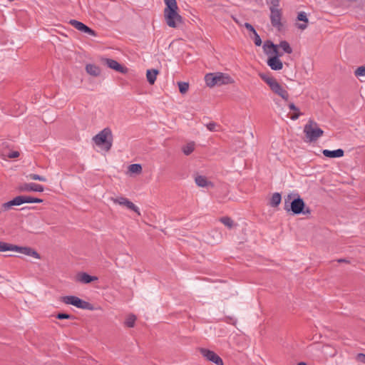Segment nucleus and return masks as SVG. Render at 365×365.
<instances>
[{"label": "nucleus", "mask_w": 365, "mask_h": 365, "mask_svg": "<svg viewBox=\"0 0 365 365\" xmlns=\"http://www.w3.org/2000/svg\"><path fill=\"white\" fill-rule=\"evenodd\" d=\"M195 182L197 186L201 187H205L209 185L212 186V182L208 181L207 178L203 175H197L195 178Z\"/></svg>", "instance_id": "20"}, {"label": "nucleus", "mask_w": 365, "mask_h": 365, "mask_svg": "<svg viewBox=\"0 0 365 365\" xmlns=\"http://www.w3.org/2000/svg\"><path fill=\"white\" fill-rule=\"evenodd\" d=\"M19 192H43L44 187L43 185L36 183H23L18 187Z\"/></svg>", "instance_id": "16"}, {"label": "nucleus", "mask_w": 365, "mask_h": 365, "mask_svg": "<svg viewBox=\"0 0 365 365\" xmlns=\"http://www.w3.org/2000/svg\"><path fill=\"white\" fill-rule=\"evenodd\" d=\"M323 155L329 158H341L344 155V150L339 148L334 150H322Z\"/></svg>", "instance_id": "18"}, {"label": "nucleus", "mask_w": 365, "mask_h": 365, "mask_svg": "<svg viewBox=\"0 0 365 365\" xmlns=\"http://www.w3.org/2000/svg\"><path fill=\"white\" fill-rule=\"evenodd\" d=\"M259 77L269 86L273 93L284 101H288L289 93L274 78L267 73H259Z\"/></svg>", "instance_id": "5"}, {"label": "nucleus", "mask_w": 365, "mask_h": 365, "mask_svg": "<svg viewBox=\"0 0 365 365\" xmlns=\"http://www.w3.org/2000/svg\"><path fill=\"white\" fill-rule=\"evenodd\" d=\"M277 45L274 44L271 41H266L263 45L264 52L266 54L274 55L279 53Z\"/></svg>", "instance_id": "19"}, {"label": "nucleus", "mask_w": 365, "mask_h": 365, "mask_svg": "<svg viewBox=\"0 0 365 365\" xmlns=\"http://www.w3.org/2000/svg\"><path fill=\"white\" fill-rule=\"evenodd\" d=\"M165 8L164 16L166 24L171 28H177L182 23V18L178 12V4L176 0H164Z\"/></svg>", "instance_id": "2"}, {"label": "nucleus", "mask_w": 365, "mask_h": 365, "mask_svg": "<svg viewBox=\"0 0 365 365\" xmlns=\"http://www.w3.org/2000/svg\"><path fill=\"white\" fill-rule=\"evenodd\" d=\"M105 64L110 68L119 72L120 73H126L128 72V68L120 63H119L117 61L112 58H105L103 59Z\"/></svg>", "instance_id": "12"}, {"label": "nucleus", "mask_w": 365, "mask_h": 365, "mask_svg": "<svg viewBox=\"0 0 365 365\" xmlns=\"http://www.w3.org/2000/svg\"><path fill=\"white\" fill-rule=\"evenodd\" d=\"M307 27V23L298 24V28L301 30H304Z\"/></svg>", "instance_id": "42"}, {"label": "nucleus", "mask_w": 365, "mask_h": 365, "mask_svg": "<svg viewBox=\"0 0 365 365\" xmlns=\"http://www.w3.org/2000/svg\"><path fill=\"white\" fill-rule=\"evenodd\" d=\"M298 365H307L305 362H299Z\"/></svg>", "instance_id": "46"}, {"label": "nucleus", "mask_w": 365, "mask_h": 365, "mask_svg": "<svg viewBox=\"0 0 365 365\" xmlns=\"http://www.w3.org/2000/svg\"><path fill=\"white\" fill-rule=\"evenodd\" d=\"M282 14L280 9L274 10L271 9L270 11V21L272 26L277 28L278 30H280L282 27V24L281 22Z\"/></svg>", "instance_id": "11"}, {"label": "nucleus", "mask_w": 365, "mask_h": 365, "mask_svg": "<svg viewBox=\"0 0 365 365\" xmlns=\"http://www.w3.org/2000/svg\"><path fill=\"white\" fill-rule=\"evenodd\" d=\"M178 88L180 92L184 94L188 91L189 83L183 81L178 82Z\"/></svg>", "instance_id": "27"}, {"label": "nucleus", "mask_w": 365, "mask_h": 365, "mask_svg": "<svg viewBox=\"0 0 365 365\" xmlns=\"http://www.w3.org/2000/svg\"><path fill=\"white\" fill-rule=\"evenodd\" d=\"M92 279H93V283L95 281H96L98 279V278L96 277L93 276Z\"/></svg>", "instance_id": "45"}, {"label": "nucleus", "mask_w": 365, "mask_h": 365, "mask_svg": "<svg viewBox=\"0 0 365 365\" xmlns=\"http://www.w3.org/2000/svg\"><path fill=\"white\" fill-rule=\"evenodd\" d=\"M295 195L289 194L284 199V210L287 212L292 211L294 215L310 214L309 207H305V203L302 197L297 194V197L293 198Z\"/></svg>", "instance_id": "3"}, {"label": "nucleus", "mask_w": 365, "mask_h": 365, "mask_svg": "<svg viewBox=\"0 0 365 365\" xmlns=\"http://www.w3.org/2000/svg\"><path fill=\"white\" fill-rule=\"evenodd\" d=\"M279 6V0H270V6H269L270 11H271V9L278 10Z\"/></svg>", "instance_id": "33"}, {"label": "nucleus", "mask_w": 365, "mask_h": 365, "mask_svg": "<svg viewBox=\"0 0 365 365\" xmlns=\"http://www.w3.org/2000/svg\"><path fill=\"white\" fill-rule=\"evenodd\" d=\"M43 200L40 198L31 197L29 196L19 195L14 197L12 200L2 204L1 210L3 212L10 210L13 206H19L24 203H41Z\"/></svg>", "instance_id": "7"}, {"label": "nucleus", "mask_w": 365, "mask_h": 365, "mask_svg": "<svg viewBox=\"0 0 365 365\" xmlns=\"http://www.w3.org/2000/svg\"><path fill=\"white\" fill-rule=\"evenodd\" d=\"M281 200H282L281 195L279 192H274L270 199L269 204L272 207H274L278 206L280 204Z\"/></svg>", "instance_id": "24"}, {"label": "nucleus", "mask_w": 365, "mask_h": 365, "mask_svg": "<svg viewBox=\"0 0 365 365\" xmlns=\"http://www.w3.org/2000/svg\"><path fill=\"white\" fill-rule=\"evenodd\" d=\"M195 143L193 141H190L187 143L186 145H183L182 148V151L185 155H189L191 154L195 150Z\"/></svg>", "instance_id": "23"}, {"label": "nucleus", "mask_w": 365, "mask_h": 365, "mask_svg": "<svg viewBox=\"0 0 365 365\" xmlns=\"http://www.w3.org/2000/svg\"><path fill=\"white\" fill-rule=\"evenodd\" d=\"M7 251L16 252L36 259H41V255L34 249L30 247L17 246L13 244L0 241V252Z\"/></svg>", "instance_id": "4"}, {"label": "nucleus", "mask_w": 365, "mask_h": 365, "mask_svg": "<svg viewBox=\"0 0 365 365\" xmlns=\"http://www.w3.org/2000/svg\"><path fill=\"white\" fill-rule=\"evenodd\" d=\"M253 35H254V38H254V42H255V45L257 46H261L262 40H261V38L259 36V34L257 33V31L255 32L253 34Z\"/></svg>", "instance_id": "34"}, {"label": "nucleus", "mask_w": 365, "mask_h": 365, "mask_svg": "<svg viewBox=\"0 0 365 365\" xmlns=\"http://www.w3.org/2000/svg\"><path fill=\"white\" fill-rule=\"evenodd\" d=\"M338 262H347L345 259H338Z\"/></svg>", "instance_id": "43"}, {"label": "nucleus", "mask_w": 365, "mask_h": 365, "mask_svg": "<svg viewBox=\"0 0 365 365\" xmlns=\"http://www.w3.org/2000/svg\"><path fill=\"white\" fill-rule=\"evenodd\" d=\"M205 81L207 86L213 87L215 86H221L232 83L231 77L225 73H207L205 76Z\"/></svg>", "instance_id": "6"}, {"label": "nucleus", "mask_w": 365, "mask_h": 365, "mask_svg": "<svg viewBox=\"0 0 365 365\" xmlns=\"http://www.w3.org/2000/svg\"><path fill=\"white\" fill-rule=\"evenodd\" d=\"M92 34H93V36H96V33H95V31L93 30L92 31Z\"/></svg>", "instance_id": "47"}, {"label": "nucleus", "mask_w": 365, "mask_h": 365, "mask_svg": "<svg viewBox=\"0 0 365 365\" xmlns=\"http://www.w3.org/2000/svg\"><path fill=\"white\" fill-rule=\"evenodd\" d=\"M90 69H91V67H90V66L88 65L86 66V70H87L88 73H90Z\"/></svg>", "instance_id": "44"}, {"label": "nucleus", "mask_w": 365, "mask_h": 365, "mask_svg": "<svg viewBox=\"0 0 365 365\" xmlns=\"http://www.w3.org/2000/svg\"><path fill=\"white\" fill-rule=\"evenodd\" d=\"M58 319H71L72 316L68 314L59 313L56 316Z\"/></svg>", "instance_id": "36"}, {"label": "nucleus", "mask_w": 365, "mask_h": 365, "mask_svg": "<svg viewBox=\"0 0 365 365\" xmlns=\"http://www.w3.org/2000/svg\"><path fill=\"white\" fill-rule=\"evenodd\" d=\"M62 302L66 304H71L77 308L89 309L90 304L85 302L76 296H64L61 298Z\"/></svg>", "instance_id": "9"}, {"label": "nucleus", "mask_w": 365, "mask_h": 365, "mask_svg": "<svg viewBox=\"0 0 365 365\" xmlns=\"http://www.w3.org/2000/svg\"><path fill=\"white\" fill-rule=\"evenodd\" d=\"M356 360L359 362L365 364V354L362 353H359L356 356Z\"/></svg>", "instance_id": "35"}, {"label": "nucleus", "mask_w": 365, "mask_h": 365, "mask_svg": "<svg viewBox=\"0 0 365 365\" xmlns=\"http://www.w3.org/2000/svg\"><path fill=\"white\" fill-rule=\"evenodd\" d=\"M297 19L300 21H303L304 23L308 22V18L307 16V14L304 11H301L297 15Z\"/></svg>", "instance_id": "32"}, {"label": "nucleus", "mask_w": 365, "mask_h": 365, "mask_svg": "<svg viewBox=\"0 0 365 365\" xmlns=\"http://www.w3.org/2000/svg\"><path fill=\"white\" fill-rule=\"evenodd\" d=\"M302 115V113H300L299 111V112H295L292 116H291V119L292 120H296L299 118V117Z\"/></svg>", "instance_id": "40"}, {"label": "nucleus", "mask_w": 365, "mask_h": 365, "mask_svg": "<svg viewBox=\"0 0 365 365\" xmlns=\"http://www.w3.org/2000/svg\"><path fill=\"white\" fill-rule=\"evenodd\" d=\"M113 136L109 128H105L98 134L93 137V143L97 148V150L106 155L108 153L113 145Z\"/></svg>", "instance_id": "1"}, {"label": "nucleus", "mask_w": 365, "mask_h": 365, "mask_svg": "<svg viewBox=\"0 0 365 365\" xmlns=\"http://www.w3.org/2000/svg\"><path fill=\"white\" fill-rule=\"evenodd\" d=\"M220 221L227 227L231 228L233 225V220L228 217H224L220 219Z\"/></svg>", "instance_id": "30"}, {"label": "nucleus", "mask_w": 365, "mask_h": 365, "mask_svg": "<svg viewBox=\"0 0 365 365\" xmlns=\"http://www.w3.org/2000/svg\"><path fill=\"white\" fill-rule=\"evenodd\" d=\"M217 127V124L215 123H210L207 125V128L210 131H215V128Z\"/></svg>", "instance_id": "37"}, {"label": "nucleus", "mask_w": 365, "mask_h": 365, "mask_svg": "<svg viewBox=\"0 0 365 365\" xmlns=\"http://www.w3.org/2000/svg\"><path fill=\"white\" fill-rule=\"evenodd\" d=\"M304 133L309 142H314L323 135L324 131L315 121L309 120L304 125Z\"/></svg>", "instance_id": "8"}, {"label": "nucleus", "mask_w": 365, "mask_h": 365, "mask_svg": "<svg viewBox=\"0 0 365 365\" xmlns=\"http://www.w3.org/2000/svg\"><path fill=\"white\" fill-rule=\"evenodd\" d=\"M279 46L284 51V53L290 54L292 53V48H291L289 43L286 41H282Z\"/></svg>", "instance_id": "25"}, {"label": "nucleus", "mask_w": 365, "mask_h": 365, "mask_svg": "<svg viewBox=\"0 0 365 365\" xmlns=\"http://www.w3.org/2000/svg\"><path fill=\"white\" fill-rule=\"evenodd\" d=\"M200 352L207 361H211L217 365H223L222 359L213 351L205 348H200Z\"/></svg>", "instance_id": "10"}, {"label": "nucleus", "mask_w": 365, "mask_h": 365, "mask_svg": "<svg viewBox=\"0 0 365 365\" xmlns=\"http://www.w3.org/2000/svg\"><path fill=\"white\" fill-rule=\"evenodd\" d=\"M115 204L125 206L128 209L133 210L140 215L139 209L131 201L123 197H118L112 199Z\"/></svg>", "instance_id": "14"}, {"label": "nucleus", "mask_w": 365, "mask_h": 365, "mask_svg": "<svg viewBox=\"0 0 365 365\" xmlns=\"http://www.w3.org/2000/svg\"><path fill=\"white\" fill-rule=\"evenodd\" d=\"M136 317L134 315L129 316L125 320V325L128 327H133L135 324Z\"/></svg>", "instance_id": "29"}, {"label": "nucleus", "mask_w": 365, "mask_h": 365, "mask_svg": "<svg viewBox=\"0 0 365 365\" xmlns=\"http://www.w3.org/2000/svg\"><path fill=\"white\" fill-rule=\"evenodd\" d=\"M354 75L356 77H361L365 76V66H359L355 71Z\"/></svg>", "instance_id": "31"}, {"label": "nucleus", "mask_w": 365, "mask_h": 365, "mask_svg": "<svg viewBox=\"0 0 365 365\" xmlns=\"http://www.w3.org/2000/svg\"><path fill=\"white\" fill-rule=\"evenodd\" d=\"M282 56V53H277L267 59V63L271 68V69L274 71H279L282 68V62L279 58V57Z\"/></svg>", "instance_id": "13"}, {"label": "nucleus", "mask_w": 365, "mask_h": 365, "mask_svg": "<svg viewBox=\"0 0 365 365\" xmlns=\"http://www.w3.org/2000/svg\"><path fill=\"white\" fill-rule=\"evenodd\" d=\"M26 178L29 180H38L41 182H46L47 180V179L45 177L37 175V174H33V173L29 174V175H27Z\"/></svg>", "instance_id": "26"}, {"label": "nucleus", "mask_w": 365, "mask_h": 365, "mask_svg": "<svg viewBox=\"0 0 365 365\" xmlns=\"http://www.w3.org/2000/svg\"><path fill=\"white\" fill-rule=\"evenodd\" d=\"M245 28H246L248 31H251L252 34H254L255 32H256V30L255 29V28H254V27H253L250 24H249V23H245Z\"/></svg>", "instance_id": "39"}, {"label": "nucleus", "mask_w": 365, "mask_h": 365, "mask_svg": "<svg viewBox=\"0 0 365 365\" xmlns=\"http://www.w3.org/2000/svg\"><path fill=\"white\" fill-rule=\"evenodd\" d=\"M159 73V71L157 69H148L146 71V77L148 83L151 85L154 84L156 81L157 75Z\"/></svg>", "instance_id": "22"}, {"label": "nucleus", "mask_w": 365, "mask_h": 365, "mask_svg": "<svg viewBox=\"0 0 365 365\" xmlns=\"http://www.w3.org/2000/svg\"><path fill=\"white\" fill-rule=\"evenodd\" d=\"M289 108L290 110H294L295 112L299 111V108L293 103L289 104Z\"/></svg>", "instance_id": "41"}, {"label": "nucleus", "mask_w": 365, "mask_h": 365, "mask_svg": "<svg viewBox=\"0 0 365 365\" xmlns=\"http://www.w3.org/2000/svg\"><path fill=\"white\" fill-rule=\"evenodd\" d=\"M101 74V70L99 68L93 65V76H97Z\"/></svg>", "instance_id": "38"}, {"label": "nucleus", "mask_w": 365, "mask_h": 365, "mask_svg": "<svg viewBox=\"0 0 365 365\" xmlns=\"http://www.w3.org/2000/svg\"><path fill=\"white\" fill-rule=\"evenodd\" d=\"M75 280L78 282L88 284L91 282V276L85 272H78L75 276Z\"/></svg>", "instance_id": "21"}, {"label": "nucleus", "mask_w": 365, "mask_h": 365, "mask_svg": "<svg viewBox=\"0 0 365 365\" xmlns=\"http://www.w3.org/2000/svg\"><path fill=\"white\" fill-rule=\"evenodd\" d=\"M20 155L19 151L11 150L7 145H2L0 149V156L2 159L16 158Z\"/></svg>", "instance_id": "15"}, {"label": "nucleus", "mask_w": 365, "mask_h": 365, "mask_svg": "<svg viewBox=\"0 0 365 365\" xmlns=\"http://www.w3.org/2000/svg\"><path fill=\"white\" fill-rule=\"evenodd\" d=\"M129 171L133 173H140L142 171V167L140 164H131L129 165Z\"/></svg>", "instance_id": "28"}, {"label": "nucleus", "mask_w": 365, "mask_h": 365, "mask_svg": "<svg viewBox=\"0 0 365 365\" xmlns=\"http://www.w3.org/2000/svg\"><path fill=\"white\" fill-rule=\"evenodd\" d=\"M69 24L80 32L91 34V29L77 20H70Z\"/></svg>", "instance_id": "17"}]
</instances>
